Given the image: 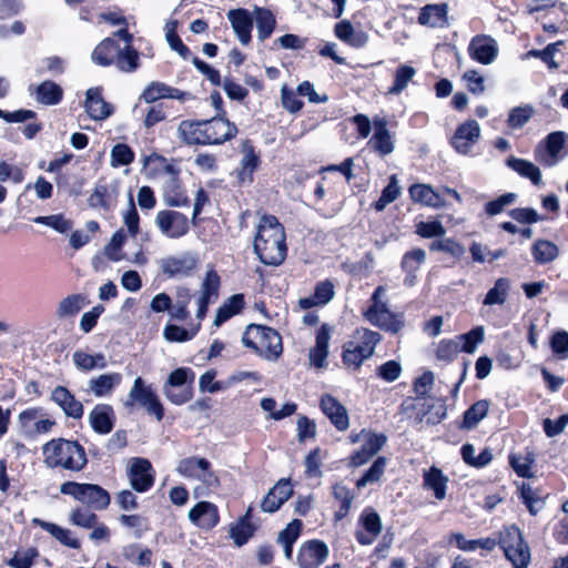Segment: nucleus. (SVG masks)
<instances>
[{
    "label": "nucleus",
    "mask_w": 568,
    "mask_h": 568,
    "mask_svg": "<svg viewBox=\"0 0 568 568\" xmlns=\"http://www.w3.org/2000/svg\"><path fill=\"white\" fill-rule=\"evenodd\" d=\"M254 252L264 265L278 266L287 255L284 226L272 214H264L257 225L253 243Z\"/></svg>",
    "instance_id": "1"
},
{
    "label": "nucleus",
    "mask_w": 568,
    "mask_h": 568,
    "mask_svg": "<svg viewBox=\"0 0 568 568\" xmlns=\"http://www.w3.org/2000/svg\"><path fill=\"white\" fill-rule=\"evenodd\" d=\"M44 464L49 468L81 471L88 464L84 447L78 440L53 438L43 445Z\"/></svg>",
    "instance_id": "2"
},
{
    "label": "nucleus",
    "mask_w": 568,
    "mask_h": 568,
    "mask_svg": "<svg viewBox=\"0 0 568 568\" xmlns=\"http://www.w3.org/2000/svg\"><path fill=\"white\" fill-rule=\"evenodd\" d=\"M242 344L256 355L275 362L283 354L281 334L273 327L262 324H250L242 335Z\"/></svg>",
    "instance_id": "3"
},
{
    "label": "nucleus",
    "mask_w": 568,
    "mask_h": 568,
    "mask_svg": "<svg viewBox=\"0 0 568 568\" xmlns=\"http://www.w3.org/2000/svg\"><path fill=\"white\" fill-rule=\"evenodd\" d=\"M352 337L354 341L343 345L342 362L347 367L358 369L363 362L374 354L376 345L382 341V335L369 328L358 327Z\"/></svg>",
    "instance_id": "4"
},
{
    "label": "nucleus",
    "mask_w": 568,
    "mask_h": 568,
    "mask_svg": "<svg viewBox=\"0 0 568 568\" xmlns=\"http://www.w3.org/2000/svg\"><path fill=\"white\" fill-rule=\"evenodd\" d=\"M194 381L195 373L191 367H178L164 382L163 394L173 405L182 406L194 397Z\"/></svg>",
    "instance_id": "5"
},
{
    "label": "nucleus",
    "mask_w": 568,
    "mask_h": 568,
    "mask_svg": "<svg viewBox=\"0 0 568 568\" xmlns=\"http://www.w3.org/2000/svg\"><path fill=\"white\" fill-rule=\"evenodd\" d=\"M498 546L515 568H527L530 561L529 547L518 526H506L499 531Z\"/></svg>",
    "instance_id": "6"
},
{
    "label": "nucleus",
    "mask_w": 568,
    "mask_h": 568,
    "mask_svg": "<svg viewBox=\"0 0 568 568\" xmlns=\"http://www.w3.org/2000/svg\"><path fill=\"white\" fill-rule=\"evenodd\" d=\"M382 286L375 288L372 295L373 304L364 312V317L374 326L397 334L404 327V321L394 312H392L386 303L379 301Z\"/></svg>",
    "instance_id": "7"
},
{
    "label": "nucleus",
    "mask_w": 568,
    "mask_h": 568,
    "mask_svg": "<svg viewBox=\"0 0 568 568\" xmlns=\"http://www.w3.org/2000/svg\"><path fill=\"white\" fill-rule=\"evenodd\" d=\"M129 398L131 399V404L139 403L143 406L148 414L153 415L158 422L164 418L165 410L163 404L151 385H146L142 377L139 376L134 379L133 386L129 393ZM126 405H130V403L128 402Z\"/></svg>",
    "instance_id": "8"
},
{
    "label": "nucleus",
    "mask_w": 568,
    "mask_h": 568,
    "mask_svg": "<svg viewBox=\"0 0 568 568\" xmlns=\"http://www.w3.org/2000/svg\"><path fill=\"white\" fill-rule=\"evenodd\" d=\"M207 145H222L233 140L237 133V125L223 114L203 120Z\"/></svg>",
    "instance_id": "9"
},
{
    "label": "nucleus",
    "mask_w": 568,
    "mask_h": 568,
    "mask_svg": "<svg viewBox=\"0 0 568 568\" xmlns=\"http://www.w3.org/2000/svg\"><path fill=\"white\" fill-rule=\"evenodd\" d=\"M131 488L136 493L149 491L155 483V470L151 462L143 457H133L128 468Z\"/></svg>",
    "instance_id": "10"
},
{
    "label": "nucleus",
    "mask_w": 568,
    "mask_h": 568,
    "mask_svg": "<svg viewBox=\"0 0 568 568\" xmlns=\"http://www.w3.org/2000/svg\"><path fill=\"white\" fill-rule=\"evenodd\" d=\"M329 555L328 546L321 539L304 541L297 552L298 568H320Z\"/></svg>",
    "instance_id": "11"
},
{
    "label": "nucleus",
    "mask_w": 568,
    "mask_h": 568,
    "mask_svg": "<svg viewBox=\"0 0 568 568\" xmlns=\"http://www.w3.org/2000/svg\"><path fill=\"white\" fill-rule=\"evenodd\" d=\"M199 261L190 253L181 256H166L161 260V273L166 278H182L191 276L196 270Z\"/></svg>",
    "instance_id": "12"
},
{
    "label": "nucleus",
    "mask_w": 568,
    "mask_h": 568,
    "mask_svg": "<svg viewBox=\"0 0 568 568\" xmlns=\"http://www.w3.org/2000/svg\"><path fill=\"white\" fill-rule=\"evenodd\" d=\"M480 138V126L474 119L460 123L449 143L459 154L467 155Z\"/></svg>",
    "instance_id": "13"
},
{
    "label": "nucleus",
    "mask_w": 568,
    "mask_h": 568,
    "mask_svg": "<svg viewBox=\"0 0 568 568\" xmlns=\"http://www.w3.org/2000/svg\"><path fill=\"white\" fill-rule=\"evenodd\" d=\"M155 222L160 231L171 239L182 237L190 230L187 217L179 211L162 210L158 212Z\"/></svg>",
    "instance_id": "14"
},
{
    "label": "nucleus",
    "mask_w": 568,
    "mask_h": 568,
    "mask_svg": "<svg viewBox=\"0 0 568 568\" xmlns=\"http://www.w3.org/2000/svg\"><path fill=\"white\" fill-rule=\"evenodd\" d=\"M467 50L471 60L485 65L493 63L499 52L497 41L484 33L473 37Z\"/></svg>",
    "instance_id": "15"
},
{
    "label": "nucleus",
    "mask_w": 568,
    "mask_h": 568,
    "mask_svg": "<svg viewBox=\"0 0 568 568\" xmlns=\"http://www.w3.org/2000/svg\"><path fill=\"white\" fill-rule=\"evenodd\" d=\"M358 523L364 528V531L357 530L355 538L362 546L371 545L382 532V519L378 513L372 507L364 508L359 515Z\"/></svg>",
    "instance_id": "16"
},
{
    "label": "nucleus",
    "mask_w": 568,
    "mask_h": 568,
    "mask_svg": "<svg viewBox=\"0 0 568 568\" xmlns=\"http://www.w3.org/2000/svg\"><path fill=\"white\" fill-rule=\"evenodd\" d=\"M294 494L290 478H281L264 496L261 501V509L264 513L277 511Z\"/></svg>",
    "instance_id": "17"
},
{
    "label": "nucleus",
    "mask_w": 568,
    "mask_h": 568,
    "mask_svg": "<svg viewBox=\"0 0 568 568\" xmlns=\"http://www.w3.org/2000/svg\"><path fill=\"white\" fill-rule=\"evenodd\" d=\"M189 519L194 526L203 530H211L220 523L219 508L211 501H199L190 509Z\"/></svg>",
    "instance_id": "18"
},
{
    "label": "nucleus",
    "mask_w": 568,
    "mask_h": 568,
    "mask_svg": "<svg viewBox=\"0 0 568 568\" xmlns=\"http://www.w3.org/2000/svg\"><path fill=\"white\" fill-rule=\"evenodd\" d=\"M191 98V93L182 91L178 88L171 87L164 82L153 81L149 83L143 90L140 99L145 103H155L161 99H174L185 102Z\"/></svg>",
    "instance_id": "19"
},
{
    "label": "nucleus",
    "mask_w": 568,
    "mask_h": 568,
    "mask_svg": "<svg viewBox=\"0 0 568 568\" xmlns=\"http://www.w3.org/2000/svg\"><path fill=\"white\" fill-rule=\"evenodd\" d=\"M320 407L337 430L344 432L348 428L349 417L347 409L333 395L324 394L321 397Z\"/></svg>",
    "instance_id": "20"
},
{
    "label": "nucleus",
    "mask_w": 568,
    "mask_h": 568,
    "mask_svg": "<svg viewBox=\"0 0 568 568\" xmlns=\"http://www.w3.org/2000/svg\"><path fill=\"white\" fill-rule=\"evenodd\" d=\"M242 159L240 161V179L241 181H254V173L261 166V154L256 151L254 142L251 139H245L241 142Z\"/></svg>",
    "instance_id": "21"
},
{
    "label": "nucleus",
    "mask_w": 568,
    "mask_h": 568,
    "mask_svg": "<svg viewBox=\"0 0 568 568\" xmlns=\"http://www.w3.org/2000/svg\"><path fill=\"white\" fill-rule=\"evenodd\" d=\"M203 126V120H182L178 125V138L182 143L189 146H206L207 143Z\"/></svg>",
    "instance_id": "22"
},
{
    "label": "nucleus",
    "mask_w": 568,
    "mask_h": 568,
    "mask_svg": "<svg viewBox=\"0 0 568 568\" xmlns=\"http://www.w3.org/2000/svg\"><path fill=\"white\" fill-rule=\"evenodd\" d=\"M176 470L180 475L190 478H200L199 470H202L207 478L204 477V480L209 484H212V479L214 483H219L217 476L211 470V463L204 457H186L179 462Z\"/></svg>",
    "instance_id": "23"
},
{
    "label": "nucleus",
    "mask_w": 568,
    "mask_h": 568,
    "mask_svg": "<svg viewBox=\"0 0 568 568\" xmlns=\"http://www.w3.org/2000/svg\"><path fill=\"white\" fill-rule=\"evenodd\" d=\"M84 106L89 116L95 121L105 120L113 113L112 105L103 99L101 88H91L87 91Z\"/></svg>",
    "instance_id": "24"
},
{
    "label": "nucleus",
    "mask_w": 568,
    "mask_h": 568,
    "mask_svg": "<svg viewBox=\"0 0 568 568\" xmlns=\"http://www.w3.org/2000/svg\"><path fill=\"white\" fill-rule=\"evenodd\" d=\"M89 422L97 434L111 433L115 423L113 407L109 404H97L89 414Z\"/></svg>",
    "instance_id": "25"
},
{
    "label": "nucleus",
    "mask_w": 568,
    "mask_h": 568,
    "mask_svg": "<svg viewBox=\"0 0 568 568\" xmlns=\"http://www.w3.org/2000/svg\"><path fill=\"white\" fill-rule=\"evenodd\" d=\"M51 399L61 407L68 417L80 419L83 416L82 403L65 386H57L51 393Z\"/></svg>",
    "instance_id": "26"
},
{
    "label": "nucleus",
    "mask_w": 568,
    "mask_h": 568,
    "mask_svg": "<svg viewBox=\"0 0 568 568\" xmlns=\"http://www.w3.org/2000/svg\"><path fill=\"white\" fill-rule=\"evenodd\" d=\"M227 18L242 44L247 45L252 40L253 18L248 10L239 8L230 10Z\"/></svg>",
    "instance_id": "27"
},
{
    "label": "nucleus",
    "mask_w": 568,
    "mask_h": 568,
    "mask_svg": "<svg viewBox=\"0 0 568 568\" xmlns=\"http://www.w3.org/2000/svg\"><path fill=\"white\" fill-rule=\"evenodd\" d=\"M331 339V327L324 323L320 326L315 336V345L311 348L310 359L316 368H322L326 365L328 356V344Z\"/></svg>",
    "instance_id": "28"
},
{
    "label": "nucleus",
    "mask_w": 568,
    "mask_h": 568,
    "mask_svg": "<svg viewBox=\"0 0 568 568\" xmlns=\"http://www.w3.org/2000/svg\"><path fill=\"white\" fill-rule=\"evenodd\" d=\"M417 22L429 28H442L448 23V6L446 3L426 4L419 11Z\"/></svg>",
    "instance_id": "29"
},
{
    "label": "nucleus",
    "mask_w": 568,
    "mask_h": 568,
    "mask_svg": "<svg viewBox=\"0 0 568 568\" xmlns=\"http://www.w3.org/2000/svg\"><path fill=\"white\" fill-rule=\"evenodd\" d=\"M120 53V44L114 38L103 39L93 50L92 61L101 67L115 64Z\"/></svg>",
    "instance_id": "30"
},
{
    "label": "nucleus",
    "mask_w": 568,
    "mask_h": 568,
    "mask_svg": "<svg viewBox=\"0 0 568 568\" xmlns=\"http://www.w3.org/2000/svg\"><path fill=\"white\" fill-rule=\"evenodd\" d=\"M490 404L489 399H479L471 404L464 412L463 419L457 422L458 428L466 430L475 428L488 415Z\"/></svg>",
    "instance_id": "31"
},
{
    "label": "nucleus",
    "mask_w": 568,
    "mask_h": 568,
    "mask_svg": "<svg viewBox=\"0 0 568 568\" xmlns=\"http://www.w3.org/2000/svg\"><path fill=\"white\" fill-rule=\"evenodd\" d=\"M36 100L43 105H57L63 100V89L51 80L38 84L33 91Z\"/></svg>",
    "instance_id": "32"
},
{
    "label": "nucleus",
    "mask_w": 568,
    "mask_h": 568,
    "mask_svg": "<svg viewBox=\"0 0 568 568\" xmlns=\"http://www.w3.org/2000/svg\"><path fill=\"white\" fill-rule=\"evenodd\" d=\"M245 307L244 295L239 293L229 297L216 311L214 325L221 326L233 316L240 314Z\"/></svg>",
    "instance_id": "33"
},
{
    "label": "nucleus",
    "mask_w": 568,
    "mask_h": 568,
    "mask_svg": "<svg viewBox=\"0 0 568 568\" xmlns=\"http://www.w3.org/2000/svg\"><path fill=\"white\" fill-rule=\"evenodd\" d=\"M373 149L379 155L385 156L394 151V141L387 129L386 121H375V132L371 139Z\"/></svg>",
    "instance_id": "34"
},
{
    "label": "nucleus",
    "mask_w": 568,
    "mask_h": 568,
    "mask_svg": "<svg viewBox=\"0 0 568 568\" xmlns=\"http://www.w3.org/2000/svg\"><path fill=\"white\" fill-rule=\"evenodd\" d=\"M506 165L520 176L530 180L534 185L538 186L541 184V172L532 162L510 155L506 160Z\"/></svg>",
    "instance_id": "35"
},
{
    "label": "nucleus",
    "mask_w": 568,
    "mask_h": 568,
    "mask_svg": "<svg viewBox=\"0 0 568 568\" xmlns=\"http://www.w3.org/2000/svg\"><path fill=\"white\" fill-rule=\"evenodd\" d=\"M332 496L339 504L338 509L334 513V521L344 519L352 507L354 495L351 489L342 483H335L332 486Z\"/></svg>",
    "instance_id": "36"
},
{
    "label": "nucleus",
    "mask_w": 568,
    "mask_h": 568,
    "mask_svg": "<svg viewBox=\"0 0 568 568\" xmlns=\"http://www.w3.org/2000/svg\"><path fill=\"white\" fill-rule=\"evenodd\" d=\"M94 510H104L111 503V496L106 489L97 484H88L83 494V501Z\"/></svg>",
    "instance_id": "37"
},
{
    "label": "nucleus",
    "mask_w": 568,
    "mask_h": 568,
    "mask_svg": "<svg viewBox=\"0 0 568 568\" xmlns=\"http://www.w3.org/2000/svg\"><path fill=\"white\" fill-rule=\"evenodd\" d=\"M115 204L113 196L108 184H95L92 193L88 197V205L91 209H101L105 212L112 211Z\"/></svg>",
    "instance_id": "38"
},
{
    "label": "nucleus",
    "mask_w": 568,
    "mask_h": 568,
    "mask_svg": "<svg viewBox=\"0 0 568 568\" xmlns=\"http://www.w3.org/2000/svg\"><path fill=\"white\" fill-rule=\"evenodd\" d=\"M425 258L426 253L423 248L419 247L413 248L403 255L400 267L406 274L405 283H407L409 280V284H413V278H415V274L425 262Z\"/></svg>",
    "instance_id": "39"
},
{
    "label": "nucleus",
    "mask_w": 568,
    "mask_h": 568,
    "mask_svg": "<svg viewBox=\"0 0 568 568\" xmlns=\"http://www.w3.org/2000/svg\"><path fill=\"white\" fill-rule=\"evenodd\" d=\"M122 382L120 373L102 374L90 381V389L97 397L110 395Z\"/></svg>",
    "instance_id": "40"
},
{
    "label": "nucleus",
    "mask_w": 568,
    "mask_h": 568,
    "mask_svg": "<svg viewBox=\"0 0 568 568\" xmlns=\"http://www.w3.org/2000/svg\"><path fill=\"white\" fill-rule=\"evenodd\" d=\"M531 255L537 264L542 265L555 261L559 255V248L551 241L538 239L531 246Z\"/></svg>",
    "instance_id": "41"
},
{
    "label": "nucleus",
    "mask_w": 568,
    "mask_h": 568,
    "mask_svg": "<svg viewBox=\"0 0 568 568\" xmlns=\"http://www.w3.org/2000/svg\"><path fill=\"white\" fill-rule=\"evenodd\" d=\"M518 498L526 506L530 515L535 516L544 505L540 489H534L530 484L523 481L517 487Z\"/></svg>",
    "instance_id": "42"
},
{
    "label": "nucleus",
    "mask_w": 568,
    "mask_h": 568,
    "mask_svg": "<svg viewBox=\"0 0 568 568\" xmlns=\"http://www.w3.org/2000/svg\"><path fill=\"white\" fill-rule=\"evenodd\" d=\"M33 523L40 526L43 530L48 531L62 545L72 549H79L81 547V542L79 541V539L72 538L69 529L62 528L57 524L48 523L41 519H34Z\"/></svg>",
    "instance_id": "43"
},
{
    "label": "nucleus",
    "mask_w": 568,
    "mask_h": 568,
    "mask_svg": "<svg viewBox=\"0 0 568 568\" xmlns=\"http://www.w3.org/2000/svg\"><path fill=\"white\" fill-rule=\"evenodd\" d=\"M87 303V297L83 294H70L62 298L59 303L55 315L58 318L75 316Z\"/></svg>",
    "instance_id": "44"
},
{
    "label": "nucleus",
    "mask_w": 568,
    "mask_h": 568,
    "mask_svg": "<svg viewBox=\"0 0 568 568\" xmlns=\"http://www.w3.org/2000/svg\"><path fill=\"white\" fill-rule=\"evenodd\" d=\"M448 478L443 474L442 469L430 467L424 474V485L434 491V496L442 500L446 497Z\"/></svg>",
    "instance_id": "45"
},
{
    "label": "nucleus",
    "mask_w": 568,
    "mask_h": 568,
    "mask_svg": "<svg viewBox=\"0 0 568 568\" xmlns=\"http://www.w3.org/2000/svg\"><path fill=\"white\" fill-rule=\"evenodd\" d=\"M416 73L417 71L414 67L409 64H399L394 72V80L392 85L387 89V94H400L407 88Z\"/></svg>",
    "instance_id": "46"
},
{
    "label": "nucleus",
    "mask_w": 568,
    "mask_h": 568,
    "mask_svg": "<svg viewBox=\"0 0 568 568\" xmlns=\"http://www.w3.org/2000/svg\"><path fill=\"white\" fill-rule=\"evenodd\" d=\"M409 196L414 202L420 203L426 206L436 207L439 205V195L428 184L416 183L410 185Z\"/></svg>",
    "instance_id": "47"
},
{
    "label": "nucleus",
    "mask_w": 568,
    "mask_h": 568,
    "mask_svg": "<svg viewBox=\"0 0 568 568\" xmlns=\"http://www.w3.org/2000/svg\"><path fill=\"white\" fill-rule=\"evenodd\" d=\"M255 20L257 28V37L261 41L266 40L273 33L276 19L273 12L267 8H255Z\"/></svg>",
    "instance_id": "48"
},
{
    "label": "nucleus",
    "mask_w": 568,
    "mask_h": 568,
    "mask_svg": "<svg viewBox=\"0 0 568 568\" xmlns=\"http://www.w3.org/2000/svg\"><path fill=\"white\" fill-rule=\"evenodd\" d=\"M165 203L173 207L190 206L191 201L180 179L171 180L165 191Z\"/></svg>",
    "instance_id": "49"
},
{
    "label": "nucleus",
    "mask_w": 568,
    "mask_h": 568,
    "mask_svg": "<svg viewBox=\"0 0 568 568\" xmlns=\"http://www.w3.org/2000/svg\"><path fill=\"white\" fill-rule=\"evenodd\" d=\"M115 65L122 72L131 73L136 71L140 67L138 50L133 45H125L124 49L120 48Z\"/></svg>",
    "instance_id": "50"
},
{
    "label": "nucleus",
    "mask_w": 568,
    "mask_h": 568,
    "mask_svg": "<svg viewBox=\"0 0 568 568\" xmlns=\"http://www.w3.org/2000/svg\"><path fill=\"white\" fill-rule=\"evenodd\" d=\"M201 325L197 324L190 329L175 324H166L163 329V336L171 343H183L191 341L199 332Z\"/></svg>",
    "instance_id": "51"
},
{
    "label": "nucleus",
    "mask_w": 568,
    "mask_h": 568,
    "mask_svg": "<svg viewBox=\"0 0 568 568\" xmlns=\"http://www.w3.org/2000/svg\"><path fill=\"white\" fill-rule=\"evenodd\" d=\"M510 282L507 277H499L496 280L494 287H491L484 298V305L504 304L507 300Z\"/></svg>",
    "instance_id": "52"
},
{
    "label": "nucleus",
    "mask_w": 568,
    "mask_h": 568,
    "mask_svg": "<svg viewBox=\"0 0 568 568\" xmlns=\"http://www.w3.org/2000/svg\"><path fill=\"white\" fill-rule=\"evenodd\" d=\"M257 530L255 524H246L237 519L236 524L230 529V536L237 547H242L248 542Z\"/></svg>",
    "instance_id": "53"
},
{
    "label": "nucleus",
    "mask_w": 568,
    "mask_h": 568,
    "mask_svg": "<svg viewBox=\"0 0 568 568\" xmlns=\"http://www.w3.org/2000/svg\"><path fill=\"white\" fill-rule=\"evenodd\" d=\"M135 153L126 143H116L111 150V165L120 168L134 162Z\"/></svg>",
    "instance_id": "54"
},
{
    "label": "nucleus",
    "mask_w": 568,
    "mask_h": 568,
    "mask_svg": "<svg viewBox=\"0 0 568 568\" xmlns=\"http://www.w3.org/2000/svg\"><path fill=\"white\" fill-rule=\"evenodd\" d=\"M386 462L387 460L384 456H378L373 462L371 467L362 475V477L357 479L356 486L362 488L365 487L368 483L378 481L385 471Z\"/></svg>",
    "instance_id": "55"
},
{
    "label": "nucleus",
    "mask_w": 568,
    "mask_h": 568,
    "mask_svg": "<svg viewBox=\"0 0 568 568\" xmlns=\"http://www.w3.org/2000/svg\"><path fill=\"white\" fill-rule=\"evenodd\" d=\"M462 342V346L459 347L462 352L471 354L475 352L478 344H480L485 338V332L483 326H475L467 333L460 334L457 336Z\"/></svg>",
    "instance_id": "56"
},
{
    "label": "nucleus",
    "mask_w": 568,
    "mask_h": 568,
    "mask_svg": "<svg viewBox=\"0 0 568 568\" xmlns=\"http://www.w3.org/2000/svg\"><path fill=\"white\" fill-rule=\"evenodd\" d=\"M400 194V187L397 185L396 178L392 176L389 183L383 189L382 194L377 201L373 203V207L381 212L389 203L394 202Z\"/></svg>",
    "instance_id": "57"
},
{
    "label": "nucleus",
    "mask_w": 568,
    "mask_h": 568,
    "mask_svg": "<svg viewBox=\"0 0 568 568\" xmlns=\"http://www.w3.org/2000/svg\"><path fill=\"white\" fill-rule=\"evenodd\" d=\"M221 286V277L214 268H210L201 286V297L216 298Z\"/></svg>",
    "instance_id": "58"
},
{
    "label": "nucleus",
    "mask_w": 568,
    "mask_h": 568,
    "mask_svg": "<svg viewBox=\"0 0 568 568\" xmlns=\"http://www.w3.org/2000/svg\"><path fill=\"white\" fill-rule=\"evenodd\" d=\"M32 221L37 224L50 226L59 233H67L72 227V222L65 219L62 214L37 216Z\"/></svg>",
    "instance_id": "59"
},
{
    "label": "nucleus",
    "mask_w": 568,
    "mask_h": 568,
    "mask_svg": "<svg viewBox=\"0 0 568 568\" xmlns=\"http://www.w3.org/2000/svg\"><path fill=\"white\" fill-rule=\"evenodd\" d=\"M119 521L122 526L131 529H135V537H142L143 532L149 530V520L146 517L139 514H122L119 517Z\"/></svg>",
    "instance_id": "60"
},
{
    "label": "nucleus",
    "mask_w": 568,
    "mask_h": 568,
    "mask_svg": "<svg viewBox=\"0 0 568 568\" xmlns=\"http://www.w3.org/2000/svg\"><path fill=\"white\" fill-rule=\"evenodd\" d=\"M532 113L534 110L530 105L515 106L508 114L507 125L511 129H519L529 121Z\"/></svg>",
    "instance_id": "61"
},
{
    "label": "nucleus",
    "mask_w": 568,
    "mask_h": 568,
    "mask_svg": "<svg viewBox=\"0 0 568 568\" xmlns=\"http://www.w3.org/2000/svg\"><path fill=\"white\" fill-rule=\"evenodd\" d=\"M462 352L458 344L453 339H442L436 348V358L446 363L453 362L458 353Z\"/></svg>",
    "instance_id": "62"
},
{
    "label": "nucleus",
    "mask_w": 568,
    "mask_h": 568,
    "mask_svg": "<svg viewBox=\"0 0 568 568\" xmlns=\"http://www.w3.org/2000/svg\"><path fill=\"white\" fill-rule=\"evenodd\" d=\"M550 347L552 353L559 359L568 358V332L558 331L554 333L550 339Z\"/></svg>",
    "instance_id": "63"
},
{
    "label": "nucleus",
    "mask_w": 568,
    "mask_h": 568,
    "mask_svg": "<svg viewBox=\"0 0 568 568\" xmlns=\"http://www.w3.org/2000/svg\"><path fill=\"white\" fill-rule=\"evenodd\" d=\"M564 516L552 529L554 539L560 545H568V500L562 505Z\"/></svg>",
    "instance_id": "64"
}]
</instances>
